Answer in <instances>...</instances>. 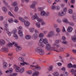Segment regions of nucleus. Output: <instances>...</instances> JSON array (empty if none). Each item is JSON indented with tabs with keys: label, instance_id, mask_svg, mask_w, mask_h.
I'll list each match as a JSON object with an SVG mask.
<instances>
[{
	"label": "nucleus",
	"instance_id": "nucleus-1",
	"mask_svg": "<svg viewBox=\"0 0 76 76\" xmlns=\"http://www.w3.org/2000/svg\"><path fill=\"white\" fill-rule=\"evenodd\" d=\"M35 51L37 53H39L40 55H44L45 52L43 49L40 47H37L35 49Z\"/></svg>",
	"mask_w": 76,
	"mask_h": 76
},
{
	"label": "nucleus",
	"instance_id": "nucleus-2",
	"mask_svg": "<svg viewBox=\"0 0 76 76\" xmlns=\"http://www.w3.org/2000/svg\"><path fill=\"white\" fill-rule=\"evenodd\" d=\"M40 15L41 16L44 17L45 16V17H48L50 16V12H45V11L42 10L40 12Z\"/></svg>",
	"mask_w": 76,
	"mask_h": 76
},
{
	"label": "nucleus",
	"instance_id": "nucleus-3",
	"mask_svg": "<svg viewBox=\"0 0 76 76\" xmlns=\"http://www.w3.org/2000/svg\"><path fill=\"white\" fill-rule=\"evenodd\" d=\"M54 36V31H49L48 35H47L48 38H51L53 37Z\"/></svg>",
	"mask_w": 76,
	"mask_h": 76
},
{
	"label": "nucleus",
	"instance_id": "nucleus-4",
	"mask_svg": "<svg viewBox=\"0 0 76 76\" xmlns=\"http://www.w3.org/2000/svg\"><path fill=\"white\" fill-rule=\"evenodd\" d=\"M30 66L31 67H34L36 70H41V67L38 65L35 66L30 65Z\"/></svg>",
	"mask_w": 76,
	"mask_h": 76
},
{
	"label": "nucleus",
	"instance_id": "nucleus-5",
	"mask_svg": "<svg viewBox=\"0 0 76 76\" xmlns=\"http://www.w3.org/2000/svg\"><path fill=\"white\" fill-rule=\"evenodd\" d=\"M13 44H15V46L17 47L16 49V50L17 51H20L21 50V48L20 46H18V44H17L16 42H13Z\"/></svg>",
	"mask_w": 76,
	"mask_h": 76
},
{
	"label": "nucleus",
	"instance_id": "nucleus-6",
	"mask_svg": "<svg viewBox=\"0 0 76 76\" xmlns=\"http://www.w3.org/2000/svg\"><path fill=\"white\" fill-rule=\"evenodd\" d=\"M51 48V45L49 43H48L46 44L45 50L47 51H49L50 50Z\"/></svg>",
	"mask_w": 76,
	"mask_h": 76
},
{
	"label": "nucleus",
	"instance_id": "nucleus-7",
	"mask_svg": "<svg viewBox=\"0 0 76 76\" xmlns=\"http://www.w3.org/2000/svg\"><path fill=\"white\" fill-rule=\"evenodd\" d=\"M38 18V14L36 13L31 17V19L33 20L37 19Z\"/></svg>",
	"mask_w": 76,
	"mask_h": 76
},
{
	"label": "nucleus",
	"instance_id": "nucleus-8",
	"mask_svg": "<svg viewBox=\"0 0 76 76\" xmlns=\"http://www.w3.org/2000/svg\"><path fill=\"white\" fill-rule=\"evenodd\" d=\"M2 10L5 13H6L7 12V8L5 6H3L2 7Z\"/></svg>",
	"mask_w": 76,
	"mask_h": 76
},
{
	"label": "nucleus",
	"instance_id": "nucleus-9",
	"mask_svg": "<svg viewBox=\"0 0 76 76\" xmlns=\"http://www.w3.org/2000/svg\"><path fill=\"white\" fill-rule=\"evenodd\" d=\"M2 1H3V3L4 4L5 6H6L7 7H8V8H9V9L10 8V5H8V4H7V3L6 2L5 0H2Z\"/></svg>",
	"mask_w": 76,
	"mask_h": 76
},
{
	"label": "nucleus",
	"instance_id": "nucleus-10",
	"mask_svg": "<svg viewBox=\"0 0 76 76\" xmlns=\"http://www.w3.org/2000/svg\"><path fill=\"white\" fill-rule=\"evenodd\" d=\"M18 61L20 62H24L25 61V58L22 56H20L18 58Z\"/></svg>",
	"mask_w": 76,
	"mask_h": 76
},
{
	"label": "nucleus",
	"instance_id": "nucleus-11",
	"mask_svg": "<svg viewBox=\"0 0 76 76\" xmlns=\"http://www.w3.org/2000/svg\"><path fill=\"white\" fill-rule=\"evenodd\" d=\"M25 71V68L23 67H22L20 69H18V72H19L20 74L23 73V72Z\"/></svg>",
	"mask_w": 76,
	"mask_h": 76
},
{
	"label": "nucleus",
	"instance_id": "nucleus-12",
	"mask_svg": "<svg viewBox=\"0 0 76 76\" xmlns=\"http://www.w3.org/2000/svg\"><path fill=\"white\" fill-rule=\"evenodd\" d=\"M66 15L62 11H61L58 13V16H59L61 17L64 16Z\"/></svg>",
	"mask_w": 76,
	"mask_h": 76
},
{
	"label": "nucleus",
	"instance_id": "nucleus-13",
	"mask_svg": "<svg viewBox=\"0 0 76 76\" xmlns=\"http://www.w3.org/2000/svg\"><path fill=\"white\" fill-rule=\"evenodd\" d=\"M23 22L24 25H25L26 26H28L30 25V23L27 20L26 21L25 20Z\"/></svg>",
	"mask_w": 76,
	"mask_h": 76
},
{
	"label": "nucleus",
	"instance_id": "nucleus-14",
	"mask_svg": "<svg viewBox=\"0 0 76 76\" xmlns=\"http://www.w3.org/2000/svg\"><path fill=\"white\" fill-rule=\"evenodd\" d=\"M39 75V72L38 71H35L32 75V76H38Z\"/></svg>",
	"mask_w": 76,
	"mask_h": 76
},
{
	"label": "nucleus",
	"instance_id": "nucleus-15",
	"mask_svg": "<svg viewBox=\"0 0 76 76\" xmlns=\"http://www.w3.org/2000/svg\"><path fill=\"white\" fill-rule=\"evenodd\" d=\"M25 64H26V65H29V63L24 62H23V63H20V64L19 65V66H20V67H21L22 66H25Z\"/></svg>",
	"mask_w": 76,
	"mask_h": 76
},
{
	"label": "nucleus",
	"instance_id": "nucleus-16",
	"mask_svg": "<svg viewBox=\"0 0 76 76\" xmlns=\"http://www.w3.org/2000/svg\"><path fill=\"white\" fill-rule=\"evenodd\" d=\"M14 68L16 69L15 71L16 72H19V69H20V67L17 66V65H14Z\"/></svg>",
	"mask_w": 76,
	"mask_h": 76
},
{
	"label": "nucleus",
	"instance_id": "nucleus-17",
	"mask_svg": "<svg viewBox=\"0 0 76 76\" xmlns=\"http://www.w3.org/2000/svg\"><path fill=\"white\" fill-rule=\"evenodd\" d=\"M70 72L72 73V75H74V76H76V73H75V70H74V69H71L70 70Z\"/></svg>",
	"mask_w": 76,
	"mask_h": 76
},
{
	"label": "nucleus",
	"instance_id": "nucleus-18",
	"mask_svg": "<svg viewBox=\"0 0 76 76\" xmlns=\"http://www.w3.org/2000/svg\"><path fill=\"white\" fill-rule=\"evenodd\" d=\"M3 67L4 69H6L7 67V63L6 62H4L3 63Z\"/></svg>",
	"mask_w": 76,
	"mask_h": 76
},
{
	"label": "nucleus",
	"instance_id": "nucleus-19",
	"mask_svg": "<svg viewBox=\"0 0 76 76\" xmlns=\"http://www.w3.org/2000/svg\"><path fill=\"white\" fill-rule=\"evenodd\" d=\"M18 34L20 37H23V32L21 30H19L18 31Z\"/></svg>",
	"mask_w": 76,
	"mask_h": 76
},
{
	"label": "nucleus",
	"instance_id": "nucleus-20",
	"mask_svg": "<svg viewBox=\"0 0 76 76\" xmlns=\"http://www.w3.org/2000/svg\"><path fill=\"white\" fill-rule=\"evenodd\" d=\"M2 51H8V49L5 47H3L1 49Z\"/></svg>",
	"mask_w": 76,
	"mask_h": 76
},
{
	"label": "nucleus",
	"instance_id": "nucleus-21",
	"mask_svg": "<svg viewBox=\"0 0 76 76\" xmlns=\"http://www.w3.org/2000/svg\"><path fill=\"white\" fill-rule=\"evenodd\" d=\"M32 37L34 39H37L38 38V34H33Z\"/></svg>",
	"mask_w": 76,
	"mask_h": 76
},
{
	"label": "nucleus",
	"instance_id": "nucleus-22",
	"mask_svg": "<svg viewBox=\"0 0 76 76\" xmlns=\"http://www.w3.org/2000/svg\"><path fill=\"white\" fill-rule=\"evenodd\" d=\"M17 30L16 29H13L12 31V33L13 34H15L17 33Z\"/></svg>",
	"mask_w": 76,
	"mask_h": 76
},
{
	"label": "nucleus",
	"instance_id": "nucleus-23",
	"mask_svg": "<svg viewBox=\"0 0 76 76\" xmlns=\"http://www.w3.org/2000/svg\"><path fill=\"white\" fill-rule=\"evenodd\" d=\"M76 14L75 13H74L73 14L72 18L73 20L74 21H76Z\"/></svg>",
	"mask_w": 76,
	"mask_h": 76
},
{
	"label": "nucleus",
	"instance_id": "nucleus-24",
	"mask_svg": "<svg viewBox=\"0 0 76 76\" xmlns=\"http://www.w3.org/2000/svg\"><path fill=\"white\" fill-rule=\"evenodd\" d=\"M13 42L12 43H8L7 44V46L8 47H12V46L13 45H15V44H13Z\"/></svg>",
	"mask_w": 76,
	"mask_h": 76
},
{
	"label": "nucleus",
	"instance_id": "nucleus-25",
	"mask_svg": "<svg viewBox=\"0 0 76 76\" xmlns=\"http://www.w3.org/2000/svg\"><path fill=\"white\" fill-rule=\"evenodd\" d=\"M43 43L45 44H47L48 43V40L46 38L43 39Z\"/></svg>",
	"mask_w": 76,
	"mask_h": 76
},
{
	"label": "nucleus",
	"instance_id": "nucleus-26",
	"mask_svg": "<svg viewBox=\"0 0 76 76\" xmlns=\"http://www.w3.org/2000/svg\"><path fill=\"white\" fill-rule=\"evenodd\" d=\"M25 38L28 40L30 39L31 38V36L29 35H26L25 36Z\"/></svg>",
	"mask_w": 76,
	"mask_h": 76
},
{
	"label": "nucleus",
	"instance_id": "nucleus-27",
	"mask_svg": "<svg viewBox=\"0 0 76 76\" xmlns=\"http://www.w3.org/2000/svg\"><path fill=\"white\" fill-rule=\"evenodd\" d=\"M5 44L4 40L3 39L0 40V44L1 45H4Z\"/></svg>",
	"mask_w": 76,
	"mask_h": 76
},
{
	"label": "nucleus",
	"instance_id": "nucleus-28",
	"mask_svg": "<svg viewBox=\"0 0 76 76\" xmlns=\"http://www.w3.org/2000/svg\"><path fill=\"white\" fill-rule=\"evenodd\" d=\"M36 6L35 4H32L30 5V7L31 9H34L35 8Z\"/></svg>",
	"mask_w": 76,
	"mask_h": 76
},
{
	"label": "nucleus",
	"instance_id": "nucleus-29",
	"mask_svg": "<svg viewBox=\"0 0 76 76\" xmlns=\"http://www.w3.org/2000/svg\"><path fill=\"white\" fill-rule=\"evenodd\" d=\"M53 75L54 76H59V73L57 72H55L53 74Z\"/></svg>",
	"mask_w": 76,
	"mask_h": 76
},
{
	"label": "nucleus",
	"instance_id": "nucleus-30",
	"mask_svg": "<svg viewBox=\"0 0 76 76\" xmlns=\"http://www.w3.org/2000/svg\"><path fill=\"white\" fill-rule=\"evenodd\" d=\"M67 67L69 69H70V68H72L73 67V65H72L71 63H69L67 65Z\"/></svg>",
	"mask_w": 76,
	"mask_h": 76
},
{
	"label": "nucleus",
	"instance_id": "nucleus-31",
	"mask_svg": "<svg viewBox=\"0 0 76 76\" xmlns=\"http://www.w3.org/2000/svg\"><path fill=\"white\" fill-rule=\"evenodd\" d=\"M18 10H19V8H18V6L15 7H14V11H15V12H17Z\"/></svg>",
	"mask_w": 76,
	"mask_h": 76
},
{
	"label": "nucleus",
	"instance_id": "nucleus-32",
	"mask_svg": "<svg viewBox=\"0 0 76 76\" xmlns=\"http://www.w3.org/2000/svg\"><path fill=\"white\" fill-rule=\"evenodd\" d=\"M13 37H14L15 39H18V35H17L16 34H13Z\"/></svg>",
	"mask_w": 76,
	"mask_h": 76
},
{
	"label": "nucleus",
	"instance_id": "nucleus-33",
	"mask_svg": "<svg viewBox=\"0 0 76 76\" xmlns=\"http://www.w3.org/2000/svg\"><path fill=\"white\" fill-rule=\"evenodd\" d=\"M63 22H64L65 23H68L69 22L68 21L67 19L66 18L63 19Z\"/></svg>",
	"mask_w": 76,
	"mask_h": 76
},
{
	"label": "nucleus",
	"instance_id": "nucleus-34",
	"mask_svg": "<svg viewBox=\"0 0 76 76\" xmlns=\"http://www.w3.org/2000/svg\"><path fill=\"white\" fill-rule=\"evenodd\" d=\"M18 19L20 20L21 22H23L25 21V19H23L21 17H19Z\"/></svg>",
	"mask_w": 76,
	"mask_h": 76
},
{
	"label": "nucleus",
	"instance_id": "nucleus-35",
	"mask_svg": "<svg viewBox=\"0 0 76 76\" xmlns=\"http://www.w3.org/2000/svg\"><path fill=\"white\" fill-rule=\"evenodd\" d=\"M52 50H54V51H56V52H57V53L59 52V51L58 50V49H56V48L54 47L52 48Z\"/></svg>",
	"mask_w": 76,
	"mask_h": 76
},
{
	"label": "nucleus",
	"instance_id": "nucleus-36",
	"mask_svg": "<svg viewBox=\"0 0 76 76\" xmlns=\"http://www.w3.org/2000/svg\"><path fill=\"white\" fill-rule=\"evenodd\" d=\"M64 76H67L69 75V73L66 71H64L63 73Z\"/></svg>",
	"mask_w": 76,
	"mask_h": 76
},
{
	"label": "nucleus",
	"instance_id": "nucleus-37",
	"mask_svg": "<svg viewBox=\"0 0 76 76\" xmlns=\"http://www.w3.org/2000/svg\"><path fill=\"white\" fill-rule=\"evenodd\" d=\"M51 9L52 10H56V7L55 5H53L51 6Z\"/></svg>",
	"mask_w": 76,
	"mask_h": 76
},
{
	"label": "nucleus",
	"instance_id": "nucleus-38",
	"mask_svg": "<svg viewBox=\"0 0 76 76\" xmlns=\"http://www.w3.org/2000/svg\"><path fill=\"white\" fill-rule=\"evenodd\" d=\"M68 24L69 25H70V26H74V25H75V23L72 22H69Z\"/></svg>",
	"mask_w": 76,
	"mask_h": 76
},
{
	"label": "nucleus",
	"instance_id": "nucleus-39",
	"mask_svg": "<svg viewBox=\"0 0 76 76\" xmlns=\"http://www.w3.org/2000/svg\"><path fill=\"white\" fill-rule=\"evenodd\" d=\"M67 8L65 7L63 8V10L62 11L66 14V12H67Z\"/></svg>",
	"mask_w": 76,
	"mask_h": 76
},
{
	"label": "nucleus",
	"instance_id": "nucleus-40",
	"mask_svg": "<svg viewBox=\"0 0 76 76\" xmlns=\"http://www.w3.org/2000/svg\"><path fill=\"white\" fill-rule=\"evenodd\" d=\"M17 2L15 1L12 4V6H16L17 5Z\"/></svg>",
	"mask_w": 76,
	"mask_h": 76
},
{
	"label": "nucleus",
	"instance_id": "nucleus-41",
	"mask_svg": "<svg viewBox=\"0 0 76 76\" xmlns=\"http://www.w3.org/2000/svg\"><path fill=\"white\" fill-rule=\"evenodd\" d=\"M72 39L74 42H76V36H75L74 37H72Z\"/></svg>",
	"mask_w": 76,
	"mask_h": 76
},
{
	"label": "nucleus",
	"instance_id": "nucleus-42",
	"mask_svg": "<svg viewBox=\"0 0 76 76\" xmlns=\"http://www.w3.org/2000/svg\"><path fill=\"white\" fill-rule=\"evenodd\" d=\"M8 22L10 23H12L13 22V19L12 18L9 19L8 20Z\"/></svg>",
	"mask_w": 76,
	"mask_h": 76
},
{
	"label": "nucleus",
	"instance_id": "nucleus-43",
	"mask_svg": "<svg viewBox=\"0 0 76 76\" xmlns=\"http://www.w3.org/2000/svg\"><path fill=\"white\" fill-rule=\"evenodd\" d=\"M56 21L58 23H61V20L60 19H57Z\"/></svg>",
	"mask_w": 76,
	"mask_h": 76
},
{
	"label": "nucleus",
	"instance_id": "nucleus-44",
	"mask_svg": "<svg viewBox=\"0 0 76 76\" xmlns=\"http://www.w3.org/2000/svg\"><path fill=\"white\" fill-rule=\"evenodd\" d=\"M53 66H50L49 67V71H51V72H53Z\"/></svg>",
	"mask_w": 76,
	"mask_h": 76
},
{
	"label": "nucleus",
	"instance_id": "nucleus-45",
	"mask_svg": "<svg viewBox=\"0 0 76 76\" xmlns=\"http://www.w3.org/2000/svg\"><path fill=\"white\" fill-rule=\"evenodd\" d=\"M44 9V8L42 7H38V10L39 11H42V10Z\"/></svg>",
	"mask_w": 76,
	"mask_h": 76
},
{
	"label": "nucleus",
	"instance_id": "nucleus-46",
	"mask_svg": "<svg viewBox=\"0 0 76 76\" xmlns=\"http://www.w3.org/2000/svg\"><path fill=\"white\" fill-rule=\"evenodd\" d=\"M8 15L10 16H12V17H13V18H15V16H13V15L10 12H8Z\"/></svg>",
	"mask_w": 76,
	"mask_h": 76
},
{
	"label": "nucleus",
	"instance_id": "nucleus-47",
	"mask_svg": "<svg viewBox=\"0 0 76 76\" xmlns=\"http://www.w3.org/2000/svg\"><path fill=\"white\" fill-rule=\"evenodd\" d=\"M39 38H42L44 37V34L42 33H41L39 34Z\"/></svg>",
	"mask_w": 76,
	"mask_h": 76
},
{
	"label": "nucleus",
	"instance_id": "nucleus-48",
	"mask_svg": "<svg viewBox=\"0 0 76 76\" xmlns=\"http://www.w3.org/2000/svg\"><path fill=\"white\" fill-rule=\"evenodd\" d=\"M68 12L69 14H72L73 12V10L72 9H70L68 10Z\"/></svg>",
	"mask_w": 76,
	"mask_h": 76
},
{
	"label": "nucleus",
	"instance_id": "nucleus-49",
	"mask_svg": "<svg viewBox=\"0 0 76 76\" xmlns=\"http://www.w3.org/2000/svg\"><path fill=\"white\" fill-rule=\"evenodd\" d=\"M37 21L39 22H41L42 20H43L42 18H39V17L37 19Z\"/></svg>",
	"mask_w": 76,
	"mask_h": 76
},
{
	"label": "nucleus",
	"instance_id": "nucleus-50",
	"mask_svg": "<svg viewBox=\"0 0 76 76\" xmlns=\"http://www.w3.org/2000/svg\"><path fill=\"white\" fill-rule=\"evenodd\" d=\"M36 25L37 27L38 28H39V27H40V26H41V25L40 24V23H36Z\"/></svg>",
	"mask_w": 76,
	"mask_h": 76
},
{
	"label": "nucleus",
	"instance_id": "nucleus-51",
	"mask_svg": "<svg viewBox=\"0 0 76 76\" xmlns=\"http://www.w3.org/2000/svg\"><path fill=\"white\" fill-rule=\"evenodd\" d=\"M7 34L9 36H11L12 35V32L9 31H8L7 32Z\"/></svg>",
	"mask_w": 76,
	"mask_h": 76
},
{
	"label": "nucleus",
	"instance_id": "nucleus-52",
	"mask_svg": "<svg viewBox=\"0 0 76 76\" xmlns=\"http://www.w3.org/2000/svg\"><path fill=\"white\" fill-rule=\"evenodd\" d=\"M32 71H29L27 72V74H28V75H31L32 74Z\"/></svg>",
	"mask_w": 76,
	"mask_h": 76
},
{
	"label": "nucleus",
	"instance_id": "nucleus-53",
	"mask_svg": "<svg viewBox=\"0 0 76 76\" xmlns=\"http://www.w3.org/2000/svg\"><path fill=\"white\" fill-rule=\"evenodd\" d=\"M56 9L57 10H59L60 9V7L59 6H56Z\"/></svg>",
	"mask_w": 76,
	"mask_h": 76
},
{
	"label": "nucleus",
	"instance_id": "nucleus-54",
	"mask_svg": "<svg viewBox=\"0 0 76 76\" xmlns=\"http://www.w3.org/2000/svg\"><path fill=\"white\" fill-rule=\"evenodd\" d=\"M41 25H45V22L44 21H43V20H42L41 22Z\"/></svg>",
	"mask_w": 76,
	"mask_h": 76
},
{
	"label": "nucleus",
	"instance_id": "nucleus-55",
	"mask_svg": "<svg viewBox=\"0 0 76 76\" xmlns=\"http://www.w3.org/2000/svg\"><path fill=\"white\" fill-rule=\"evenodd\" d=\"M44 39H41L39 40V42L40 43H42L43 42Z\"/></svg>",
	"mask_w": 76,
	"mask_h": 76
},
{
	"label": "nucleus",
	"instance_id": "nucleus-56",
	"mask_svg": "<svg viewBox=\"0 0 76 76\" xmlns=\"http://www.w3.org/2000/svg\"><path fill=\"white\" fill-rule=\"evenodd\" d=\"M59 57L60 59L61 60V61L63 63V58H62V57H61V56H59Z\"/></svg>",
	"mask_w": 76,
	"mask_h": 76
},
{
	"label": "nucleus",
	"instance_id": "nucleus-57",
	"mask_svg": "<svg viewBox=\"0 0 76 76\" xmlns=\"http://www.w3.org/2000/svg\"><path fill=\"white\" fill-rule=\"evenodd\" d=\"M72 30H73V29H67V31H68V32H71L72 31Z\"/></svg>",
	"mask_w": 76,
	"mask_h": 76
},
{
	"label": "nucleus",
	"instance_id": "nucleus-58",
	"mask_svg": "<svg viewBox=\"0 0 76 76\" xmlns=\"http://www.w3.org/2000/svg\"><path fill=\"white\" fill-rule=\"evenodd\" d=\"M21 56L22 57H25L26 56V54L24 53H22L20 54Z\"/></svg>",
	"mask_w": 76,
	"mask_h": 76
},
{
	"label": "nucleus",
	"instance_id": "nucleus-59",
	"mask_svg": "<svg viewBox=\"0 0 76 76\" xmlns=\"http://www.w3.org/2000/svg\"><path fill=\"white\" fill-rule=\"evenodd\" d=\"M9 70L10 73H11V72H13V69L12 68H10Z\"/></svg>",
	"mask_w": 76,
	"mask_h": 76
},
{
	"label": "nucleus",
	"instance_id": "nucleus-60",
	"mask_svg": "<svg viewBox=\"0 0 76 76\" xmlns=\"http://www.w3.org/2000/svg\"><path fill=\"white\" fill-rule=\"evenodd\" d=\"M7 55L9 56H13V53H9Z\"/></svg>",
	"mask_w": 76,
	"mask_h": 76
},
{
	"label": "nucleus",
	"instance_id": "nucleus-61",
	"mask_svg": "<svg viewBox=\"0 0 76 76\" xmlns=\"http://www.w3.org/2000/svg\"><path fill=\"white\" fill-rule=\"evenodd\" d=\"M4 17L2 16H0V20L1 21H2L3 20Z\"/></svg>",
	"mask_w": 76,
	"mask_h": 76
},
{
	"label": "nucleus",
	"instance_id": "nucleus-62",
	"mask_svg": "<svg viewBox=\"0 0 76 76\" xmlns=\"http://www.w3.org/2000/svg\"><path fill=\"white\" fill-rule=\"evenodd\" d=\"M62 44H67V42L66 41H64L62 42Z\"/></svg>",
	"mask_w": 76,
	"mask_h": 76
},
{
	"label": "nucleus",
	"instance_id": "nucleus-63",
	"mask_svg": "<svg viewBox=\"0 0 76 76\" xmlns=\"http://www.w3.org/2000/svg\"><path fill=\"white\" fill-rule=\"evenodd\" d=\"M62 39L63 41H64V40H65V39H66V37L64 36H63L62 37Z\"/></svg>",
	"mask_w": 76,
	"mask_h": 76
},
{
	"label": "nucleus",
	"instance_id": "nucleus-64",
	"mask_svg": "<svg viewBox=\"0 0 76 76\" xmlns=\"http://www.w3.org/2000/svg\"><path fill=\"white\" fill-rule=\"evenodd\" d=\"M72 68H74L75 69H76V65H75V64L72 65Z\"/></svg>",
	"mask_w": 76,
	"mask_h": 76
}]
</instances>
